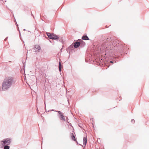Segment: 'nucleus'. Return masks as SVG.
<instances>
[{
  "label": "nucleus",
  "mask_w": 149,
  "mask_h": 149,
  "mask_svg": "<svg viewBox=\"0 0 149 149\" xmlns=\"http://www.w3.org/2000/svg\"><path fill=\"white\" fill-rule=\"evenodd\" d=\"M15 82L13 77H6L3 81L2 84V89L5 91L9 89L12 84Z\"/></svg>",
  "instance_id": "1"
},
{
  "label": "nucleus",
  "mask_w": 149,
  "mask_h": 149,
  "mask_svg": "<svg viewBox=\"0 0 149 149\" xmlns=\"http://www.w3.org/2000/svg\"><path fill=\"white\" fill-rule=\"evenodd\" d=\"M11 141V139L9 138L5 139L4 140L1 141V142H3V144H2L3 146H4L3 144L9 145Z\"/></svg>",
  "instance_id": "2"
},
{
  "label": "nucleus",
  "mask_w": 149,
  "mask_h": 149,
  "mask_svg": "<svg viewBox=\"0 0 149 149\" xmlns=\"http://www.w3.org/2000/svg\"><path fill=\"white\" fill-rule=\"evenodd\" d=\"M57 112L59 113V114L60 118V120H62L65 121V118L64 116L62 113L60 111H58Z\"/></svg>",
  "instance_id": "3"
},
{
  "label": "nucleus",
  "mask_w": 149,
  "mask_h": 149,
  "mask_svg": "<svg viewBox=\"0 0 149 149\" xmlns=\"http://www.w3.org/2000/svg\"><path fill=\"white\" fill-rule=\"evenodd\" d=\"M47 34L49 38L53 39V34L47 33Z\"/></svg>",
  "instance_id": "4"
},
{
  "label": "nucleus",
  "mask_w": 149,
  "mask_h": 149,
  "mask_svg": "<svg viewBox=\"0 0 149 149\" xmlns=\"http://www.w3.org/2000/svg\"><path fill=\"white\" fill-rule=\"evenodd\" d=\"M71 137L72 139L74 141H76L77 143V141L76 140L75 137L73 133H72L71 134Z\"/></svg>",
  "instance_id": "5"
},
{
  "label": "nucleus",
  "mask_w": 149,
  "mask_h": 149,
  "mask_svg": "<svg viewBox=\"0 0 149 149\" xmlns=\"http://www.w3.org/2000/svg\"><path fill=\"white\" fill-rule=\"evenodd\" d=\"M80 45V43L79 42H75L74 44V46L75 48H77Z\"/></svg>",
  "instance_id": "6"
},
{
  "label": "nucleus",
  "mask_w": 149,
  "mask_h": 149,
  "mask_svg": "<svg viewBox=\"0 0 149 149\" xmlns=\"http://www.w3.org/2000/svg\"><path fill=\"white\" fill-rule=\"evenodd\" d=\"M87 142V139L86 137H84L83 138V144L84 145H86Z\"/></svg>",
  "instance_id": "7"
},
{
  "label": "nucleus",
  "mask_w": 149,
  "mask_h": 149,
  "mask_svg": "<svg viewBox=\"0 0 149 149\" xmlns=\"http://www.w3.org/2000/svg\"><path fill=\"white\" fill-rule=\"evenodd\" d=\"M58 37L56 35L53 34V39L56 40L58 39Z\"/></svg>",
  "instance_id": "8"
},
{
  "label": "nucleus",
  "mask_w": 149,
  "mask_h": 149,
  "mask_svg": "<svg viewBox=\"0 0 149 149\" xmlns=\"http://www.w3.org/2000/svg\"><path fill=\"white\" fill-rule=\"evenodd\" d=\"M82 39L85 40H87L89 39L88 37L86 36H83L82 37Z\"/></svg>",
  "instance_id": "9"
},
{
  "label": "nucleus",
  "mask_w": 149,
  "mask_h": 149,
  "mask_svg": "<svg viewBox=\"0 0 149 149\" xmlns=\"http://www.w3.org/2000/svg\"><path fill=\"white\" fill-rule=\"evenodd\" d=\"M59 70L60 72L61 71V65L60 62L59 63Z\"/></svg>",
  "instance_id": "10"
},
{
  "label": "nucleus",
  "mask_w": 149,
  "mask_h": 149,
  "mask_svg": "<svg viewBox=\"0 0 149 149\" xmlns=\"http://www.w3.org/2000/svg\"><path fill=\"white\" fill-rule=\"evenodd\" d=\"M9 146H5L4 147V149H9Z\"/></svg>",
  "instance_id": "11"
},
{
  "label": "nucleus",
  "mask_w": 149,
  "mask_h": 149,
  "mask_svg": "<svg viewBox=\"0 0 149 149\" xmlns=\"http://www.w3.org/2000/svg\"><path fill=\"white\" fill-rule=\"evenodd\" d=\"M36 47L38 49V50H40V47L39 45H37L36 46Z\"/></svg>",
  "instance_id": "12"
},
{
  "label": "nucleus",
  "mask_w": 149,
  "mask_h": 149,
  "mask_svg": "<svg viewBox=\"0 0 149 149\" xmlns=\"http://www.w3.org/2000/svg\"><path fill=\"white\" fill-rule=\"evenodd\" d=\"M113 62L112 61H110V63H113Z\"/></svg>",
  "instance_id": "13"
}]
</instances>
